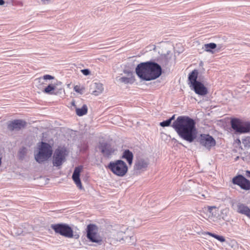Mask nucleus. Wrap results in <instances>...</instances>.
Listing matches in <instances>:
<instances>
[{
    "label": "nucleus",
    "instance_id": "nucleus-7",
    "mask_svg": "<svg viewBox=\"0 0 250 250\" xmlns=\"http://www.w3.org/2000/svg\"><path fill=\"white\" fill-rule=\"evenodd\" d=\"M67 155L66 149L64 147H59L57 148L53 156V165L55 167H59L65 161Z\"/></svg>",
    "mask_w": 250,
    "mask_h": 250
},
{
    "label": "nucleus",
    "instance_id": "nucleus-13",
    "mask_svg": "<svg viewBox=\"0 0 250 250\" xmlns=\"http://www.w3.org/2000/svg\"><path fill=\"white\" fill-rule=\"evenodd\" d=\"M98 147L101 150L103 155L107 158L110 157L116 150L115 149L112 147L109 144L105 142H100Z\"/></svg>",
    "mask_w": 250,
    "mask_h": 250
},
{
    "label": "nucleus",
    "instance_id": "nucleus-22",
    "mask_svg": "<svg viewBox=\"0 0 250 250\" xmlns=\"http://www.w3.org/2000/svg\"><path fill=\"white\" fill-rule=\"evenodd\" d=\"M217 45L215 43H209L205 44L203 47V49H204L205 51L210 52L212 54H213L214 52L212 51V49L216 48Z\"/></svg>",
    "mask_w": 250,
    "mask_h": 250
},
{
    "label": "nucleus",
    "instance_id": "nucleus-4",
    "mask_svg": "<svg viewBox=\"0 0 250 250\" xmlns=\"http://www.w3.org/2000/svg\"><path fill=\"white\" fill-rule=\"evenodd\" d=\"M86 237L89 241L101 245L103 243L104 237L98 233V228L94 224H89L86 228Z\"/></svg>",
    "mask_w": 250,
    "mask_h": 250
},
{
    "label": "nucleus",
    "instance_id": "nucleus-3",
    "mask_svg": "<svg viewBox=\"0 0 250 250\" xmlns=\"http://www.w3.org/2000/svg\"><path fill=\"white\" fill-rule=\"evenodd\" d=\"M51 228L55 232L66 238L78 239L80 235L76 232H74L72 229L68 224L65 223H59L51 224Z\"/></svg>",
    "mask_w": 250,
    "mask_h": 250
},
{
    "label": "nucleus",
    "instance_id": "nucleus-6",
    "mask_svg": "<svg viewBox=\"0 0 250 250\" xmlns=\"http://www.w3.org/2000/svg\"><path fill=\"white\" fill-rule=\"evenodd\" d=\"M52 150L51 146L46 143L42 142L39 152L35 156L37 162L41 163L51 157Z\"/></svg>",
    "mask_w": 250,
    "mask_h": 250
},
{
    "label": "nucleus",
    "instance_id": "nucleus-33",
    "mask_svg": "<svg viewBox=\"0 0 250 250\" xmlns=\"http://www.w3.org/2000/svg\"><path fill=\"white\" fill-rule=\"evenodd\" d=\"M82 73L85 76H87L90 74V71L88 69H84L81 70Z\"/></svg>",
    "mask_w": 250,
    "mask_h": 250
},
{
    "label": "nucleus",
    "instance_id": "nucleus-18",
    "mask_svg": "<svg viewBox=\"0 0 250 250\" xmlns=\"http://www.w3.org/2000/svg\"><path fill=\"white\" fill-rule=\"evenodd\" d=\"M237 211L250 218V208L245 204L239 203L237 205Z\"/></svg>",
    "mask_w": 250,
    "mask_h": 250
},
{
    "label": "nucleus",
    "instance_id": "nucleus-10",
    "mask_svg": "<svg viewBox=\"0 0 250 250\" xmlns=\"http://www.w3.org/2000/svg\"><path fill=\"white\" fill-rule=\"evenodd\" d=\"M199 142L202 146L209 150L216 144L214 139L208 134H201Z\"/></svg>",
    "mask_w": 250,
    "mask_h": 250
},
{
    "label": "nucleus",
    "instance_id": "nucleus-14",
    "mask_svg": "<svg viewBox=\"0 0 250 250\" xmlns=\"http://www.w3.org/2000/svg\"><path fill=\"white\" fill-rule=\"evenodd\" d=\"M26 123L22 120H15L8 124L7 128L10 131H19L24 128Z\"/></svg>",
    "mask_w": 250,
    "mask_h": 250
},
{
    "label": "nucleus",
    "instance_id": "nucleus-32",
    "mask_svg": "<svg viewBox=\"0 0 250 250\" xmlns=\"http://www.w3.org/2000/svg\"><path fill=\"white\" fill-rule=\"evenodd\" d=\"M199 194L201 195V196H199V198L200 199H204L209 197V194L207 191H204L202 194H200V193Z\"/></svg>",
    "mask_w": 250,
    "mask_h": 250
},
{
    "label": "nucleus",
    "instance_id": "nucleus-16",
    "mask_svg": "<svg viewBox=\"0 0 250 250\" xmlns=\"http://www.w3.org/2000/svg\"><path fill=\"white\" fill-rule=\"evenodd\" d=\"M195 92L200 95L204 96L207 94V88L201 82H199L191 86Z\"/></svg>",
    "mask_w": 250,
    "mask_h": 250
},
{
    "label": "nucleus",
    "instance_id": "nucleus-25",
    "mask_svg": "<svg viewBox=\"0 0 250 250\" xmlns=\"http://www.w3.org/2000/svg\"><path fill=\"white\" fill-rule=\"evenodd\" d=\"M202 234H208V235L215 238V239H216L218 241H220L221 242H224L225 241V238L223 236L218 235L215 234L214 233H212L210 232H202Z\"/></svg>",
    "mask_w": 250,
    "mask_h": 250
},
{
    "label": "nucleus",
    "instance_id": "nucleus-36",
    "mask_svg": "<svg viewBox=\"0 0 250 250\" xmlns=\"http://www.w3.org/2000/svg\"><path fill=\"white\" fill-rule=\"evenodd\" d=\"M175 115H173L170 118L168 119V120H170V123H171V121L174 119Z\"/></svg>",
    "mask_w": 250,
    "mask_h": 250
},
{
    "label": "nucleus",
    "instance_id": "nucleus-17",
    "mask_svg": "<svg viewBox=\"0 0 250 250\" xmlns=\"http://www.w3.org/2000/svg\"><path fill=\"white\" fill-rule=\"evenodd\" d=\"M81 170V167H75L72 175V179L74 182L80 189H82V185L80 179V175Z\"/></svg>",
    "mask_w": 250,
    "mask_h": 250
},
{
    "label": "nucleus",
    "instance_id": "nucleus-23",
    "mask_svg": "<svg viewBox=\"0 0 250 250\" xmlns=\"http://www.w3.org/2000/svg\"><path fill=\"white\" fill-rule=\"evenodd\" d=\"M76 112L77 115L82 116L86 114L87 112V107L86 104H83L82 108L76 107Z\"/></svg>",
    "mask_w": 250,
    "mask_h": 250
},
{
    "label": "nucleus",
    "instance_id": "nucleus-29",
    "mask_svg": "<svg viewBox=\"0 0 250 250\" xmlns=\"http://www.w3.org/2000/svg\"><path fill=\"white\" fill-rule=\"evenodd\" d=\"M124 234V231H120L117 232L116 236H115V238L119 242H122L123 239V235Z\"/></svg>",
    "mask_w": 250,
    "mask_h": 250
},
{
    "label": "nucleus",
    "instance_id": "nucleus-15",
    "mask_svg": "<svg viewBox=\"0 0 250 250\" xmlns=\"http://www.w3.org/2000/svg\"><path fill=\"white\" fill-rule=\"evenodd\" d=\"M122 243H125L129 245H132L135 244L136 238L134 236L133 232L128 229H126L123 235Z\"/></svg>",
    "mask_w": 250,
    "mask_h": 250
},
{
    "label": "nucleus",
    "instance_id": "nucleus-31",
    "mask_svg": "<svg viewBox=\"0 0 250 250\" xmlns=\"http://www.w3.org/2000/svg\"><path fill=\"white\" fill-rule=\"evenodd\" d=\"M170 120H167L166 121H164L162 122H161L160 125L162 127L168 126L170 125Z\"/></svg>",
    "mask_w": 250,
    "mask_h": 250
},
{
    "label": "nucleus",
    "instance_id": "nucleus-40",
    "mask_svg": "<svg viewBox=\"0 0 250 250\" xmlns=\"http://www.w3.org/2000/svg\"><path fill=\"white\" fill-rule=\"evenodd\" d=\"M132 75V73L131 72H128V75Z\"/></svg>",
    "mask_w": 250,
    "mask_h": 250
},
{
    "label": "nucleus",
    "instance_id": "nucleus-39",
    "mask_svg": "<svg viewBox=\"0 0 250 250\" xmlns=\"http://www.w3.org/2000/svg\"><path fill=\"white\" fill-rule=\"evenodd\" d=\"M71 104L74 106H75V101H73L72 102H71Z\"/></svg>",
    "mask_w": 250,
    "mask_h": 250
},
{
    "label": "nucleus",
    "instance_id": "nucleus-38",
    "mask_svg": "<svg viewBox=\"0 0 250 250\" xmlns=\"http://www.w3.org/2000/svg\"><path fill=\"white\" fill-rule=\"evenodd\" d=\"M78 86H75L74 87V89L76 91V92H78L79 91V90L77 88Z\"/></svg>",
    "mask_w": 250,
    "mask_h": 250
},
{
    "label": "nucleus",
    "instance_id": "nucleus-2",
    "mask_svg": "<svg viewBox=\"0 0 250 250\" xmlns=\"http://www.w3.org/2000/svg\"><path fill=\"white\" fill-rule=\"evenodd\" d=\"M135 72L141 79L149 81L159 77L162 74V68L157 63L148 61L138 64Z\"/></svg>",
    "mask_w": 250,
    "mask_h": 250
},
{
    "label": "nucleus",
    "instance_id": "nucleus-30",
    "mask_svg": "<svg viewBox=\"0 0 250 250\" xmlns=\"http://www.w3.org/2000/svg\"><path fill=\"white\" fill-rule=\"evenodd\" d=\"M242 143L246 147H250V136H248L242 140Z\"/></svg>",
    "mask_w": 250,
    "mask_h": 250
},
{
    "label": "nucleus",
    "instance_id": "nucleus-1",
    "mask_svg": "<svg viewBox=\"0 0 250 250\" xmlns=\"http://www.w3.org/2000/svg\"><path fill=\"white\" fill-rule=\"evenodd\" d=\"M172 126L180 137L189 143L193 142L197 137L195 121L188 116H179Z\"/></svg>",
    "mask_w": 250,
    "mask_h": 250
},
{
    "label": "nucleus",
    "instance_id": "nucleus-41",
    "mask_svg": "<svg viewBox=\"0 0 250 250\" xmlns=\"http://www.w3.org/2000/svg\"><path fill=\"white\" fill-rule=\"evenodd\" d=\"M1 159L0 158V165H1Z\"/></svg>",
    "mask_w": 250,
    "mask_h": 250
},
{
    "label": "nucleus",
    "instance_id": "nucleus-5",
    "mask_svg": "<svg viewBox=\"0 0 250 250\" xmlns=\"http://www.w3.org/2000/svg\"><path fill=\"white\" fill-rule=\"evenodd\" d=\"M108 168L114 174L121 177L125 175L128 170L126 164L121 160L110 162L108 165Z\"/></svg>",
    "mask_w": 250,
    "mask_h": 250
},
{
    "label": "nucleus",
    "instance_id": "nucleus-27",
    "mask_svg": "<svg viewBox=\"0 0 250 250\" xmlns=\"http://www.w3.org/2000/svg\"><path fill=\"white\" fill-rule=\"evenodd\" d=\"M118 81L122 83H124L125 84L129 83H133V81L132 78L130 77H122L121 78H119L118 79Z\"/></svg>",
    "mask_w": 250,
    "mask_h": 250
},
{
    "label": "nucleus",
    "instance_id": "nucleus-12",
    "mask_svg": "<svg viewBox=\"0 0 250 250\" xmlns=\"http://www.w3.org/2000/svg\"><path fill=\"white\" fill-rule=\"evenodd\" d=\"M203 211L207 213V216L210 222H215L217 221L219 210L216 207L208 206L205 207L203 208Z\"/></svg>",
    "mask_w": 250,
    "mask_h": 250
},
{
    "label": "nucleus",
    "instance_id": "nucleus-35",
    "mask_svg": "<svg viewBox=\"0 0 250 250\" xmlns=\"http://www.w3.org/2000/svg\"><path fill=\"white\" fill-rule=\"evenodd\" d=\"M245 176L248 178H250V171H246Z\"/></svg>",
    "mask_w": 250,
    "mask_h": 250
},
{
    "label": "nucleus",
    "instance_id": "nucleus-28",
    "mask_svg": "<svg viewBox=\"0 0 250 250\" xmlns=\"http://www.w3.org/2000/svg\"><path fill=\"white\" fill-rule=\"evenodd\" d=\"M54 77L50 75H44L42 77L39 78L38 80L39 83H41L42 84H45L43 80H52L54 79Z\"/></svg>",
    "mask_w": 250,
    "mask_h": 250
},
{
    "label": "nucleus",
    "instance_id": "nucleus-21",
    "mask_svg": "<svg viewBox=\"0 0 250 250\" xmlns=\"http://www.w3.org/2000/svg\"><path fill=\"white\" fill-rule=\"evenodd\" d=\"M94 87L95 90L92 92V94L95 96H98L101 94L104 90L103 85L100 83H95Z\"/></svg>",
    "mask_w": 250,
    "mask_h": 250
},
{
    "label": "nucleus",
    "instance_id": "nucleus-9",
    "mask_svg": "<svg viewBox=\"0 0 250 250\" xmlns=\"http://www.w3.org/2000/svg\"><path fill=\"white\" fill-rule=\"evenodd\" d=\"M232 183L239 186L245 190H250V181L241 175H238L232 179Z\"/></svg>",
    "mask_w": 250,
    "mask_h": 250
},
{
    "label": "nucleus",
    "instance_id": "nucleus-20",
    "mask_svg": "<svg viewBox=\"0 0 250 250\" xmlns=\"http://www.w3.org/2000/svg\"><path fill=\"white\" fill-rule=\"evenodd\" d=\"M133 154L129 150H125L122 155V158L125 159L129 165L132 164Z\"/></svg>",
    "mask_w": 250,
    "mask_h": 250
},
{
    "label": "nucleus",
    "instance_id": "nucleus-26",
    "mask_svg": "<svg viewBox=\"0 0 250 250\" xmlns=\"http://www.w3.org/2000/svg\"><path fill=\"white\" fill-rule=\"evenodd\" d=\"M27 149L24 147L21 148L18 152V157L20 159L23 160L26 154Z\"/></svg>",
    "mask_w": 250,
    "mask_h": 250
},
{
    "label": "nucleus",
    "instance_id": "nucleus-34",
    "mask_svg": "<svg viewBox=\"0 0 250 250\" xmlns=\"http://www.w3.org/2000/svg\"><path fill=\"white\" fill-rule=\"evenodd\" d=\"M245 176L248 178H250V171H246Z\"/></svg>",
    "mask_w": 250,
    "mask_h": 250
},
{
    "label": "nucleus",
    "instance_id": "nucleus-11",
    "mask_svg": "<svg viewBox=\"0 0 250 250\" xmlns=\"http://www.w3.org/2000/svg\"><path fill=\"white\" fill-rule=\"evenodd\" d=\"M149 165V160L147 159L139 157L135 161L134 169L137 172H142L146 170Z\"/></svg>",
    "mask_w": 250,
    "mask_h": 250
},
{
    "label": "nucleus",
    "instance_id": "nucleus-24",
    "mask_svg": "<svg viewBox=\"0 0 250 250\" xmlns=\"http://www.w3.org/2000/svg\"><path fill=\"white\" fill-rule=\"evenodd\" d=\"M56 84H49L43 91L44 93L53 94H54V90L56 87Z\"/></svg>",
    "mask_w": 250,
    "mask_h": 250
},
{
    "label": "nucleus",
    "instance_id": "nucleus-19",
    "mask_svg": "<svg viewBox=\"0 0 250 250\" xmlns=\"http://www.w3.org/2000/svg\"><path fill=\"white\" fill-rule=\"evenodd\" d=\"M198 71L196 69L193 70L188 75L189 84H190V86H191L196 83L199 82L197 81L198 77Z\"/></svg>",
    "mask_w": 250,
    "mask_h": 250
},
{
    "label": "nucleus",
    "instance_id": "nucleus-8",
    "mask_svg": "<svg viewBox=\"0 0 250 250\" xmlns=\"http://www.w3.org/2000/svg\"><path fill=\"white\" fill-rule=\"evenodd\" d=\"M231 127L238 133H245L250 131L249 122H242L237 119H233L231 121Z\"/></svg>",
    "mask_w": 250,
    "mask_h": 250
},
{
    "label": "nucleus",
    "instance_id": "nucleus-37",
    "mask_svg": "<svg viewBox=\"0 0 250 250\" xmlns=\"http://www.w3.org/2000/svg\"><path fill=\"white\" fill-rule=\"evenodd\" d=\"M4 3V1L3 0H0V5H3Z\"/></svg>",
    "mask_w": 250,
    "mask_h": 250
}]
</instances>
